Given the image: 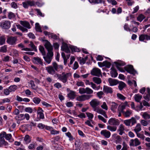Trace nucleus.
<instances>
[{
    "mask_svg": "<svg viewBox=\"0 0 150 150\" xmlns=\"http://www.w3.org/2000/svg\"><path fill=\"white\" fill-rule=\"evenodd\" d=\"M57 75L59 80L63 83H65L67 81V79L69 76L71 75V74L70 73L63 72L61 74H57Z\"/></svg>",
    "mask_w": 150,
    "mask_h": 150,
    "instance_id": "1",
    "label": "nucleus"
},
{
    "mask_svg": "<svg viewBox=\"0 0 150 150\" xmlns=\"http://www.w3.org/2000/svg\"><path fill=\"white\" fill-rule=\"evenodd\" d=\"M79 92L81 94L86 93L87 95H91L93 93V91L88 87L86 88H81L79 90Z\"/></svg>",
    "mask_w": 150,
    "mask_h": 150,
    "instance_id": "2",
    "label": "nucleus"
},
{
    "mask_svg": "<svg viewBox=\"0 0 150 150\" xmlns=\"http://www.w3.org/2000/svg\"><path fill=\"white\" fill-rule=\"evenodd\" d=\"M125 70L128 73L135 75L137 72L134 69L133 66L132 65H128L125 67Z\"/></svg>",
    "mask_w": 150,
    "mask_h": 150,
    "instance_id": "3",
    "label": "nucleus"
},
{
    "mask_svg": "<svg viewBox=\"0 0 150 150\" xmlns=\"http://www.w3.org/2000/svg\"><path fill=\"white\" fill-rule=\"evenodd\" d=\"M53 55V53H47L46 56H43V58L44 59V60L48 64L50 63L52 59V57Z\"/></svg>",
    "mask_w": 150,
    "mask_h": 150,
    "instance_id": "4",
    "label": "nucleus"
},
{
    "mask_svg": "<svg viewBox=\"0 0 150 150\" xmlns=\"http://www.w3.org/2000/svg\"><path fill=\"white\" fill-rule=\"evenodd\" d=\"M93 95H83L79 96L76 98V100L80 101H84L86 100H88L92 97Z\"/></svg>",
    "mask_w": 150,
    "mask_h": 150,
    "instance_id": "5",
    "label": "nucleus"
},
{
    "mask_svg": "<svg viewBox=\"0 0 150 150\" xmlns=\"http://www.w3.org/2000/svg\"><path fill=\"white\" fill-rule=\"evenodd\" d=\"M17 40L16 36H10L7 39V42L10 45H15L16 44V41Z\"/></svg>",
    "mask_w": 150,
    "mask_h": 150,
    "instance_id": "6",
    "label": "nucleus"
},
{
    "mask_svg": "<svg viewBox=\"0 0 150 150\" xmlns=\"http://www.w3.org/2000/svg\"><path fill=\"white\" fill-rule=\"evenodd\" d=\"M45 43L44 46L48 51L47 53H53L52 52L53 47L50 42L47 40H45Z\"/></svg>",
    "mask_w": 150,
    "mask_h": 150,
    "instance_id": "7",
    "label": "nucleus"
},
{
    "mask_svg": "<svg viewBox=\"0 0 150 150\" xmlns=\"http://www.w3.org/2000/svg\"><path fill=\"white\" fill-rule=\"evenodd\" d=\"M0 137H2L4 138L5 137L7 140H8L10 142L13 141L12 139V135L11 134H7L5 132H3L0 134Z\"/></svg>",
    "mask_w": 150,
    "mask_h": 150,
    "instance_id": "8",
    "label": "nucleus"
},
{
    "mask_svg": "<svg viewBox=\"0 0 150 150\" xmlns=\"http://www.w3.org/2000/svg\"><path fill=\"white\" fill-rule=\"evenodd\" d=\"M91 74L98 77L101 75L100 70L98 68H94L91 71Z\"/></svg>",
    "mask_w": 150,
    "mask_h": 150,
    "instance_id": "9",
    "label": "nucleus"
},
{
    "mask_svg": "<svg viewBox=\"0 0 150 150\" xmlns=\"http://www.w3.org/2000/svg\"><path fill=\"white\" fill-rule=\"evenodd\" d=\"M33 62L35 64L42 66L43 65L42 60L38 57H34L32 59Z\"/></svg>",
    "mask_w": 150,
    "mask_h": 150,
    "instance_id": "10",
    "label": "nucleus"
},
{
    "mask_svg": "<svg viewBox=\"0 0 150 150\" xmlns=\"http://www.w3.org/2000/svg\"><path fill=\"white\" fill-rule=\"evenodd\" d=\"M1 26L3 29H8L11 26L10 22L7 21L1 22Z\"/></svg>",
    "mask_w": 150,
    "mask_h": 150,
    "instance_id": "11",
    "label": "nucleus"
},
{
    "mask_svg": "<svg viewBox=\"0 0 150 150\" xmlns=\"http://www.w3.org/2000/svg\"><path fill=\"white\" fill-rule=\"evenodd\" d=\"M108 123L110 125L114 126H117L119 125L120 123L118 120L113 118H112L109 120Z\"/></svg>",
    "mask_w": 150,
    "mask_h": 150,
    "instance_id": "12",
    "label": "nucleus"
},
{
    "mask_svg": "<svg viewBox=\"0 0 150 150\" xmlns=\"http://www.w3.org/2000/svg\"><path fill=\"white\" fill-rule=\"evenodd\" d=\"M141 142L137 138H136L134 140L131 139L129 142V145L130 146H137L140 145Z\"/></svg>",
    "mask_w": 150,
    "mask_h": 150,
    "instance_id": "13",
    "label": "nucleus"
},
{
    "mask_svg": "<svg viewBox=\"0 0 150 150\" xmlns=\"http://www.w3.org/2000/svg\"><path fill=\"white\" fill-rule=\"evenodd\" d=\"M52 67L55 71H62L63 68V67L62 65H58L56 62H53L52 63Z\"/></svg>",
    "mask_w": 150,
    "mask_h": 150,
    "instance_id": "14",
    "label": "nucleus"
},
{
    "mask_svg": "<svg viewBox=\"0 0 150 150\" xmlns=\"http://www.w3.org/2000/svg\"><path fill=\"white\" fill-rule=\"evenodd\" d=\"M100 134L107 138H109L111 135L110 132L106 129L102 130L100 132Z\"/></svg>",
    "mask_w": 150,
    "mask_h": 150,
    "instance_id": "15",
    "label": "nucleus"
},
{
    "mask_svg": "<svg viewBox=\"0 0 150 150\" xmlns=\"http://www.w3.org/2000/svg\"><path fill=\"white\" fill-rule=\"evenodd\" d=\"M91 107L97 106L100 105V101L97 99L92 100L89 103Z\"/></svg>",
    "mask_w": 150,
    "mask_h": 150,
    "instance_id": "16",
    "label": "nucleus"
},
{
    "mask_svg": "<svg viewBox=\"0 0 150 150\" xmlns=\"http://www.w3.org/2000/svg\"><path fill=\"white\" fill-rule=\"evenodd\" d=\"M103 92L106 93H112L113 92L112 88L110 87L106 86H104L103 87Z\"/></svg>",
    "mask_w": 150,
    "mask_h": 150,
    "instance_id": "17",
    "label": "nucleus"
},
{
    "mask_svg": "<svg viewBox=\"0 0 150 150\" xmlns=\"http://www.w3.org/2000/svg\"><path fill=\"white\" fill-rule=\"evenodd\" d=\"M46 70L50 74L53 75L55 74V71L52 66H49L46 67Z\"/></svg>",
    "mask_w": 150,
    "mask_h": 150,
    "instance_id": "18",
    "label": "nucleus"
},
{
    "mask_svg": "<svg viewBox=\"0 0 150 150\" xmlns=\"http://www.w3.org/2000/svg\"><path fill=\"white\" fill-rule=\"evenodd\" d=\"M61 50L67 53H69L70 52L67 44L64 42L62 43V45L61 47Z\"/></svg>",
    "mask_w": 150,
    "mask_h": 150,
    "instance_id": "19",
    "label": "nucleus"
},
{
    "mask_svg": "<svg viewBox=\"0 0 150 150\" xmlns=\"http://www.w3.org/2000/svg\"><path fill=\"white\" fill-rule=\"evenodd\" d=\"M125 130L124 126L122 124L120 125L119 128L117 130V132H119V134L120 135H122L123 133H125L124 131Z\"/></svg>",
    "mask_w": 150,
    "mask_h": 150,
    "instance_id": "20",
    "label": "nucleus"
},
{
    "mask_svg": "<svg viewBox=\"0 0 150 150\" xmlns=\"http://www.w3.org/2000/svg\"><path fill=\"white\" fill-rule=\"evenodd\" d=\"M108 80L110 85V86L116 85L118 83V81L117 80L112 78H109Z\"/></svg>",
    "mask_w": 150,
    "mask_h": 150,
    "instance_id": "21",
    "label": "nucleus"
},
{
    "mask_svg": "<svg viewBox=\"0 0 150 150\" xmlns=\"http://www.w3.org/2000/svg\"><path fill=\"white\" fill-rule=\"evenodd\" d=\"M146 89L147 93L145 94L144 97L146 100L149 101L150 98V89L149 88H147Z\"/></svg>",
    "mask_w": 150,
    "mask_h": 150,
    "instance_id": "22",
    "label": "nucleus"
},
{
    "mask_svg": "<svg viewBox=\"0 0 150 150\" xmlns=\"http://www.w3.org/2000/svg\"><path fill=\"white\" fill-rule=\"evenodd\" d=\"M20 23L23 26L27 28L30 29L31 28L30 23L27 21H20Z\"/></svg>",
    "mask_w": 150,
    "mask_h": 150,
    "instance_id": "23",
    "label": "nucleus"
},
{
    "mask_svg": "<svg viewBox=\"0 0 150 150\" xmlns=\"http://www.w3.org/2000/svg\"><path fill=\"white\" fill-rule=\"evenodd\" d=\"M110 106L111 110L113 112H115L118 106V104L115 102H112L111 103Z\"/></svg>",
    "mask_w": 150,
    "mask_h": 150,
    "instance_id": "24",
    "label": "nucleus"
},
{
    "mask_svg": "<svg viewBox=\"0 0 150 150\" xmlns=\"http://www.w3.org/2000/svg\"><path fill=\"white\" fill-rule=\"evenodd\" d=\"M88 1L90 3L93 4H98L101 3L105 4V1L103 0H88Z\"/></svg>",
    "mask_w": 150,
    "mask_h": 150,
    "instance_id": "25",
    "label": "nucleus"
},
{
    "mask_svg": "<svg viewBox=\"0 0 150 150\" xmlns=\"http://www.w3.org/2000/svg\"><path fill=\"white\" fill-rule=\"evenodd\" d=\"M8 143L6 142L4 138L2 137H0V146H7L8 145Z\"/></svg>",
    "mask_w": 150,
    "mask_h": 150,
    "instance_id": "26",
    "label": "nucleus"
},
{
    "mask_svg": "<svg viewBox=\"0 0 150 150\" xmlns=\"http://www.w3.org/2000/svg\"><path fill=\"white\" fill-rule=\"evenodd\" d=\"M132 111L129 110H127L126 111H124L122 114L123 115L126 117H129L132 114Z\"/></svg>",
    "mask_w": 150,
    "mask_h": 150,
    "instance_id": "27",
    "label": "nucleus"
},
{
    "mask_svg": "<svg viewBox=\"0 0 150 150\" xmlns=\"http://www.w3.org/2000/svg\"><path fill=\"white\" fill-rule=\"evenodd\" d=\"M93 81L95 83L98 84H100L102 82L100 78L96 77L93 78Z\"/></svg>",
    "mask_w": 150,
    "mask_h": 150,
    "instance_id": "28",
    "label": "nucleus"
},
{
    "mask_svg": "<svg viewBox=\"0 0 150 150\" xmlns=\"http://www.w3.org/2000/svg\"><path fill=\"white\" fill-rule=\"evenodd\" d=\"M82 142L79 139H76L75 140V145L76 147L79 148L80 147Z\"/></svg>",
    "mask_w": 150,
    "mask_h": 150,
    "instance_id": "29",
    "label": "nucleus"
},
{
    "mask_svg": "<svg viewBox=\"0 0 150 150\" xmlns=\"http://www.w3.org/2000/svg\"><path fill=\"white\" fill-rule=\"evenodd\" d=\"M111 69L112 70V71L110 73L111 76L114 78L116 77L117 76L118 74L116 72V69L113 68H111Z\"/></svg>",
    "mask_w": 150,
    "mask_h": 150,
    "instance_id": "30",
    "label": "nucleus"
},
{
    "mask_svg": "<svg viewBox=\"0 0 150 150\" xmlns=\"http://www.w3.org/2000/svg\"><path fill=\"white\" fill-rule=\"evenodd\" d=\"M69 98L71 99H74L76 96L75 92L73 91H70V92L67 95Z\"/></svg>",
    "mask_w": 150,
    "mask_h": 150,
    "instance_id": "31",
    "label": "nucleus"
},
{
    "mask_svg": "<svg viewBox=\"0 0 150 150\" xmlns=\"http://www.w3.org/2000/svg\"><path fill=\"white\" fill-rule=\"evenodd\" d=\"M15 118L18 121H21L24 120L23 114H21L18 115L15 117Z\"/></svg>",
    "mask_w": 150,
    "mask_h": 150,
    "instance_id": "32",
    "label": "nucleus"
},
{
    "mask_svg": "<svg viewBox=\"0 0 150 150\" xmlns=\"http://www.w3.org/2000/svg\"><path fill=\"white\" fill-rule=\"evenodd\" d=\"M141 129L140 124L139 123H138L135 127L134 130L136 133H137L141 131Z\"/></svg>",
    "mask_w": 150,
    "mask_h": 150,
    "instance_id": "33",
    "label": "nucleus"
},
{
    "mask_svg": "<svg viewBox=\"0 0 150 150\" xmlns=\"http://www.w3.org/2000/svg\"><path fill=\"white\" fill-rule=\"evenodd\" d=\"M142 98V96L139 95V94H135L134 96V98L135 100L138 102H140Z\"/></svg>",
    "mask_w": 150,
    "mask_h": 150,
    "instance_id": "34",
    "label": "nucleus"
},
{
    "mask_svg": "<svg viewBox=\"0 0 150 150\" xmlns=\"http://www.w3.org/2000/svg\"><path fill=\"white\" fill-rule=\"evenodd\" d=\"M24 140L26 144H28L31 142V139L28 135H26L24 138Z\"/></svg>",
    "mask_w": 150,
    "mask_h": 150,
    "instance_id": "35",
    "label": "nucleus"
},
{
    "mask_svg": "<svg viewBox=\"0 0 150 150\" xmlns=\"http://www.w3.org/2000/svg\"><path fill=\"white\" fill-rule=\"evenodd\" d=\"M119 84L118 88L120 90H122L125 86L126 84L122 81H120Z\"/></svg>",
    "mask_w": 150,
    "mask_h": 150,
    "instance_id": "36",
    "label": "nucleus"
},
{
    "mask_svg": "<svg viewBox=\"0 0 150 150\" xmlns=\"http://www.w3.org/2000/svg\"><path fill=\"white\" fill-rule=\"evenodd\" d=\"M107 128L111 132H115L116 130L117 127L115 126H112L110 125H108L107 126Z\"/></svg>",
    "mask_w": 150,
    "mask_h": 150,
    "instance_id": "37",
    "label": "nucleus"
},
{
    "mask_svg": "<svg viewBox=\"0 0 150 150\" xmlns=\"http://www.w3.org/2000/svg\"><path fill=\"white\" fill-rule=\"evenodd\" d=\"M145 18V16L142 14H141L137 17V19L138 21L141 22Z\"/></svg>",
    "mask_w": 150,
    "mask_h": 150,
    "instance_id": "38",
    "label": "nucleus"
},
{
    "mask_svg": "<svg viewBox=\"0 0 150 150\" xmlns=\"http://www.w3.org/2000/svg\"><path fill=\"white\" fill-rule=\"evenodd\" d=\"M130 121V123L131 125L130 126H132L137 123L136 119L134 117H132L131 119H129Z\"/></svg>",
    "mask_w": 150,
    "mask_h": 150,
    "instance_id": "39",
    "label": "nucleus"
},
{
    "mask_svg": "<svg viewBox=\"0 0 150 150\" xmlns=\"http://www.w3.org/2000/svg\"><path fill=\"white\" fill-rule=\"evenodd\" d=\"M35 27L36 31L40 32H42L39 23H35Z\"/></svg>",
    "mask_w": 150,
    "mask_h": 150,
    "instance_id": "40",
    "label": "nucleus"
},
{
    "mask_svg": "<svg viewBox=\"0 0 150 150\" xmlns=\"http://www.w3.org/2000/svg\"><path fill=\"white\" fill-rule=\"evenodd\" d=\"M17 27L18 28H19L23 32H27L28 31V30L27 28H24L20 25H17Z\"/></svg>",
    "mask_w": 150,
    "mask_h": 150,
    "instance_id": "41",
    "label": "nucleus"
},
{
    "mask_svg": "<svg viewBox=\"0 0 150 150\" xmlns=\"http://www.w3.org/2000/svg\"><path fill=\"white\" fill-rule=\"evenodd\" d=\"M114 63L116 64V67H119V66H123L125 65V63L124 62H115Z\"/></svg>",
    "mask_w": 150,
    "mask_h": 150,
    "instance_id": "42",
    "label": "nucleus"
},
{
    "mask_svg": "<svg viewBox=\"0 0 150 150\" xmlns=\"http://www.w3.org/2000/svg\"><path fill=\"white\" fill-rule=\"evenodd\" d=\"M5 43V38L4 36H1L0 37V45L4 44Z\"/></svg>",
    "mask_w": 150,
    "mask_h": 150,
    "instance_id": "43",
    "label": "nucleus"
},
{
    "mask_svg": "<svg viewBox=\"0 0 150 150\" xmlns=\"http://www.w3.org/2000/svg\"><path fill=\"white\" fill-rule=\"evenodd\" d=\"M7 46L6 45H4L1 47L0 48V52L3 53H5L7 51Z\"/></svg>",
    "mask_w": 150,
    "mask_h": 150,
    "instance_id": "44",
    "label": "nucleus"
},
{
    "mask_svg": "<svg viewBox=\"0 0 150 150\" xmlns=\"http://www.w3.org/2000/svg\"><path fill=\"white\" fill-rule=\"evenodd\" d=\"M17 88V86L16 85H13L9 87V89L11 92L14 91L16 90Z\"/></svg>",
    "mask_w": 150,
    "mask_h": 150,
    "instance_id": "45",
    "label": "nucleus"
},
{
    "mask_svg": "<svg viewBox=\"0 0 150 150\" xmlns=\"http://www.w3.org/2000/svg\"><path fill=\"white\" fill-rule=\"evenodd\" d=\"M39 50L41 52L43 56L45 55V49L43 46L40 45L39 47Z\"/></svg>",
    "mask_w": 150,
    "mask_h": 150,
    "instance_id": "46",
    "label": "nucleus"
},
{
    "mask_svg": "<svg viewBox=\"0 0 150 150\" xmlns=\"http://www.w3.org/2000/svg\"><path fill=\"white\" fill-rule=\"evenodd\" d=\"M142 116L145 120L150 119V115L148 114L146 112H144L142 115Z\"/></svg>",
    "mask_w": 150,
    "mask_h": 150,
    "instance_id": "47",
    "label": "nucleus"
},
{
    "mask_svg": "<svg viewBox=\"0 0 150 150\" xmlns=\"http://www.w3.org/2000/svg\"><path fill=\"white\" fill-rule=\"evenodd\" d=\"M70 48L72 52H78L80 51L79 49L76 46H71L70 47Z\"/></svg>",
    "mask_w": 150,
    "mask_h": 150,
    "instance_id": "48",
    "label": "nucleus"
},
{
    "mask_svg": "<svg viewBox=\"0 0 150 150\" xmlns=\"http://www.w3.org/2000/svg\"><path fill=\"white\" fill-rule=\"evenodd\" d=\"M30 84L31 85V88L34 90H36L37 89V87L35 86L34 84V82L33 80H31L30 81Z\"/></svg>",
    "mask_w": 150,
    "mask_h": 150,
    "instance_id": "49",
    "label": "nucleus"
},
{
    "mask_svg": "<svg viewBox=\"0 0 150 150\" xmlns=\"http://www.w3.org/2000/svg\"><path fill=\"white\" fill-rule=\"evenodd\" d=\"M41 100L40 98L38 97H34L33 99V101L36 104H38L40 103Z\"/></svg>",
    "mask_w": 150,
    "mask_h": 150,
    "instance_id": "50",
    "label": "nucleus"
},
{
    "mask_svg": "<svg viewBox=\"0 0 150 150\" xmlns=\"http://www.w3.org/2000/svg\"><path fill=\"white\" fill-rule=\"evenodd\" d=\"M101 107L102 109L106 110H108V107L105 102L103 103L102 104L101 106Z\"/></svg>",
    "mask_w": 150,
    "mask_h": 150,
    "instance_id": "51",
    "label": "nucleus"
},
{
    "mask_svg": "<svg viewBox=\"0 0 150 150\" xmlns=\"http://www.w3.org/2000/svg\"><path fill=\"white\" fill-rule=\"evenodd\" d=\"M29 45H30V47L33 49V50H34L35 52L37 51V49L36 47L34 45L33 42H30Z\"/></svg>",
    "mask_w": 150,
    "mask_h": 150,
    "instance_id": "52",
    "label": "nucleus"
},
{
    "mask_svg": "<svg viewBox=\"0 0 150 150\" xmlns=\"http://www.w3.org/2000/svg\"><path fill=\"white\" fill-rule=\"evenodd\" d=\"M15 16V15L14 13L12 12H10L9 13L8 17L9 19H11L13 18H14Z\"/></svg>",
    "mask_w": 150,
    "mask_h": 150,
    "instance_id": "53",
    "label": "nucleus"
},
{
    "mask_svg": "<svg viewBox=\"0 0 150 150\" xmlns=\"http://www.w3.org/2000/svg\"><path fill=\"white\" fill-rule=\"evenodd\" d=\"M10 101V100L8 98H5L2 100V101L0 102V104H2L5 103H9Z\"/></svg>",
    "mask_w": 150,
    "mask_h": 150,
    "instance_id": "54",
    "label": "nucleus"
},
{
    "mask_svg": "<svg viewBox=\"0 0 150 150\" xmlns=\"http://www.w3.org/2000/svg\"><path fill=\"white\" fill-rule=\"evenodd\" d=\"M104 94L103 92L102 91H100L97 93V96L100 98H103V96Z\"/></svg>",
    "mask_w": 150,
    "mask_h": 150,
    "instance_id": "55",
    "label": "nucleus"
},
{
    "mask_svg": "<svg viewBox=\"0 0 150 150\" xmlns=\"http://www.w3.org/2000/svg\"><path fill=\"white\" fill-rule=\"evenodd\" d=\"M125 1L129 6H132L134 3V1L133 0H125Z\"/></svg>",
    "mask_w": 150,
    "mask_h": 150,
    "instance_id": "56",
    "label": "nucleus"
},
{
    "mask_svg": "<svg viewBox=\"0 0 150 150\" xmlns=\"http://www.w3.org/2000/svg\"><path fill=\"white\" fill-rule=\"evenodd\" d=\"M148 121H146L144 120H142L141 121V123L142 125L144 126H146L149 124Z\"/></svg>",
    "mask_w": 150,
    "mask_h": 150,
    "instance_id": "57",
    "label": "nucleus"
},
{
    "mask_svg": "<svg viewBox=\"0 0 150 150\" xmlns=\"http://www.w3.org/2000/svg\"><path fill=\"white\" fill-rule=\"evenodd\" d=\"M25 110V112L30 113H32L33 111L32 109L30 107L26 108Z\"/></svg>",
    "mask_w": 150,
    "mask_h": 150,
    "instance_id": "58",
    "label": "nucleus"
},
{
    "mask_svg": "<svg viewBox=\"0 0 150 150\" xmlns=\"http://www.w3.org/2000/svg\"><path fill=\"white\" fill-rule=\"evenodd\" d=\"M54 87L58 89L61 88L62 87L61 84L59 82L56 83L54 85Z\"/></svg>",
    "mask_w": 150,
    "mask_h": 150,
    "instance_id": "59",
    "label": "nucleus"
},
{
    "mask_svg": "<svg viewBox=\"0 0 150 150\" xmlns=\"http://www.w3.org/2000/svg\"><path fill=\"white\" fill-rule=\"evenodd\" d=\"M139 41H143L145 39V34L141 35L139 37Z\"/></svg>",
    "mask_w": 150,
    "mask_h": 150,
    "instance_id": "60",
    "label": "nucleus"
},
{
    "mask_svg": "<svg viewBox=\"0 0 150 150\" xmlns=\"http://www.w3.org/2000/svg\"><path fill=\"white\" fill-rule=\"evenodd\" d=\"M66 134L67 136L69 138V140L70 141H72L73 140V138L72 136H71V133L69 132H68L66 133Z\"/></svg>",
    "mask_w": 150,
    "mask_h": 150,
    "instance_id": "61",
    "label": "nucleus"
},
{
    "mask_svg": "<svg viewBox=\"0 0 150 150\" xmlns=\"http://www.w3.org/2000/svg\"><path fill=\"white\" fill-rule=\"evenodd\" d=\"M98 118L102 121L104 123H106L107 122L106 120L103 117L101 116L100 115H98Z\"/></svg>",
    "mask_w": 150,
    "mask_h": 150,
    "instance_id": "62",
    "label": "nucleus"
},
{
    "mask_svg": "<svg viewBox=\"0 0 150 150\" xmlns=\"http://www.w3.org/2000/svg\"><path fill=\"white\" fill-rule=\"evenodd\" d=\"M117 96L119 99L122 100H124L125 98L123 95L120 93H117Z\"/></svg>",
    "mask_w": 150,
    "mask_h": 150,
    "instance_id": "63",
    "label": "nucleus"
},
{
    "mask_svg": "<svg viewBox=\"0 0 150 150\" xmlns=\"http://www.w3.org/2000/svg\"><path fill=\"white\" fill-rule=\"evenodd\" d=\"M50 37H51V38H52L55 40L57 39L58 38V37L57 35L54 34L52 33Z\"/></svg>",
    "mask_w": 150,
    "mask_h": 150,
    "instance_id": "64",
    "label": "nucleus"
}]
</instances>
